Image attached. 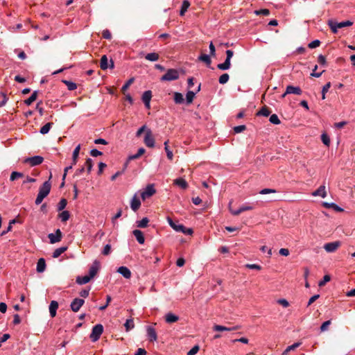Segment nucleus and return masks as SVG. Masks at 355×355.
<instances>
[{"mask_svg":"<svg viewBox=\"0 0 355 355\" xmlns=\"http://www.w3.org/2000/svg\"><path fill=\"white\" fill-rule=\"evenodd\" d=\"M51 188V185L49 181H46L43 183L39 189V193L35 199L36 205H38L42 203L43 200L49 194Z\"/></svg>","mask_w":355,"mask_h":355,"instance_id":"obj_1","label":"nucleus"},{"mask_svg":"<svg viewBox=\"0 0 355 355\" xmlns=\"http://www.w3.org/2000/svg\"><path fill=\"white\" fill-rule=\"evenodd\" d=\"M167 221L170 226L176 232H182L187 235H191L193 234V230L191 228H186L182 224H175L170 217H167Z\"/></svg>","mask_w":355,"mask_h":355,"instance_id":"obj_2","label":"nucleus"},{"mask_svg":"<svg viewBox=\"0 0 355 355\" xmlns=\"http://www.w3.org/2000/svg\"><path fill=\"white\" fill-rule=\"evenodd\" d=\"M352 24H353V22L349 20H347V21H341V22H336V21H334L332 20H329L328 21V25L329 26L331 31L334 33H336L338 32V28L350 26Z\"/></svg>","mask_w":355,"mask_h":355,"instance_id":"obj_3","label":"nucleus"},{"mask_svg":"<svg viewBox=\"0 0 355 355\" xmlns=\"http://www.w3.org/2000/svg\"><path fill=\"white\" fill-rule=\"evenodd\" d=\"M180 73L177 69H170L160 78L161 81H172L179 78Z\"/></svg>","mask_w":355,"mask_h":355,"instance_id":"obj_4","label":"nucleus"},{"mask_svg":"<svg viewBox=\"0 0 355 355\" xmlns=\"http://www.w3.org/2000/svg\"><path fill=\"white\" fill-rule=\"evenodd\" d=\"M103 327L102 324H98L95 325L92 328V331L90 334V338H91L92 341H93V342L97 341L100 338L101 334H103Z\"/></svg>","mask_w":355,"mask_h":355,"instance_id":"obj_5","label":"nucleus"},{"mask_svg":"<svg viewBox=\"0 0 355 355\" xmlns=\"http://www.w3.org/2000/svg\"><path fill=\"white\" fill-rule=\"evenodd\" d=\"M144 142L148 148H153L155 146V138L150 129H147L146 131Z\"/></svg>","mask_w":355,"mask_h":355,"instance_id":"obj_6","label":"nucleus"},{"mask_svg":"<svg viewBox=\"0 0 355 355\" xmlns=\"http://www.w3.org/2000/svg\"><path fill=\"white\" fill-rule=\"evenodd\" d=\"M341 245V242L339 241L330 242L324 245V249L327 252L331 253L336 252Z\"/></svg>","mask_w":355,"mask_h":355,"instance_id":"obj_7","label":"nucleus"},{"mask_svg":"<svg viewBox=\"0 0 355 355\" xmlns=\"http://www.w3.org/2000/svg\"><path fill=\"white\" fill-rule=\"evenodd\" d=\"M156 191L153 184H148L145 189L141 192V197L143 200L149 198L155 193Z\"/></svg>","mask_w":355,"mask_h":355,"instance_id":"obj_8","label":"nucleus"},{"mask_svg":"<svg viewBox=\"0 0 355 355\" xmlns=\"http://www.w3.org/2000/svg\"><path fill=\"white\" fill-rule=\"evenodd\" d=\"M85 300L80 298H75L71 303L70 307L73 312H78L84 304Z\"/></svg>","mask_w":355,"mask_h":355,"instance_id":"obj_9","label":"nucleus"},{"mask_svg":"<svg viewBox=\"0 0 355 355\" xmlns=\"http://www.w3.org/2000/svg\"><path fill=\"white\" fill-rule=\"evenodd\" d=\"M43 160L44 159L42 157L37 155L26 158L25 159V162L28 163L31 166H35L42 164Z\"/></svg>","mask_w":355,"mask_h":355,"instance_id":"obj_10","label":"nucleus"},{"mask_svg":"<svg viewBox=\"0 0 355 355\" xmlns=\"http://www.w3.org/2000/svg\"><path fill=\"white\" fill-rule=\"evenodd\" d=\"M62 236V234L60 229L56 230L54 234L51 233L48 235L51 243H55L60 241Z\"/></svg>","mask_w":355,"mask_h":355,"instance_id":"obj_11","label":"nucleus"},{"mask_svg":"<svg viewBox=\"0 0 355 355\" xmlns=\"http://www.w3.org/2000/svg\"><path fill=\"white\" fill-rule=\"evenodd\" d=\"M99 268L100 263L98 261H94L89 270L88 276L91 278V279L96 275L99 270Z\"/></svg>","mask_w":355,"mask_h":355,"instance_id":"obj_12","label":"nucleus"},{"mask_svg":"<svg viewBox=\"0 0 355 355\" xmlns=\"http://www.w3.org/2000/svg\"><path fill=\"white\" fill-rule=\"evenodd\" d=\"M239 329H240L239 326H234V327H227L219 325V324H215L213 327V329L216 331H232L238 330Z\"/></svg>","mask_w":355,"mask_h":355,"instance_id":"obj_13","label":"nucleus"},{"mask_svg":"<svg viewBox=\"0 0 355 355\" xmlns=\"http://www.w3.org/2000/svg\"><path fill=\"white\" fill-rule=\"evenodd\" d=\"M141 206V202L137 194H135L130 202V207L134 211H137Z\"/></svg>","mask_w":355,"mask_h":355,"instance_id":"obj_14","label":"nucleus"},{"mask_svg":"<svg viewBox=\"0 0 355 355\" xmlns=\"http://www.w3.org/2000/svg\"><path fill=\"white\" fill-rule=\"evenodd\" d=\"M311 195L313 196H320L322 198H324L327 196V191L324 185H321L318 189L314 191Z\"/></svg>","mask_w":355,"mask_h":355,"instance_id":"obj_15","label":"nucleus"},{"mask_svg":"<svg viewBox=\"0 0 355 355\" xmlns=\"http://www.w3.org/2000/svg\"><path fill=\"white\" fill-rule=\"evenodd\" d=\"M302 93V89L299 87H294L292 85H288L286 89V94H293L296 95H301Z\"/></svg>","mask_w":355,"mask_h":355,"instance_id":"obj_16","label":"nucleus"},{"mask_svg":"<svg viewBox=\"0 0 355 355\" xmlns=\"http://www.w3.org/2000/svg\"><path fill=\"white\" fill-rule=\"evenodd\" d=\"M117 272L120 273L125 279H130L131 277V271L126 266H121L117 269Z\"/></svg>","mask_w":355,"mask_h":355,"instance_id":"obj_17","label":"nucleus"},{"mask_svg":"<svg viewBox=\"0 0 355 355\" xmlns=\"http://www.w3.org/2000/svg\"><path fill=\"white\" fill-rule=\"evenodd\" d=\"M147 336L149 338V340L152 342L156 341L157 339V333L155 331V329L152 327H147Z\"/></svg>","mask_w":355,"mask_h":355,"instance_id":"obj_18","label":"nucleus"},{"mask_svg":"<svg viewBox=\"0 0 355 355\" xmlns=\"http://www.w3.org/2000/svg\"><path fill=\"white\" fill-rule=\"evenodd\" d=\"M58 309V302L53 300L51 302L49 305V313L51 318H54L56 315L57 309Z\"/></svg>","mask_w":355,"mask_h":355,"instance_id":"obj_19","label":"nucleus"},{"mask_svg":"<svg viewBox=\"0 0 355 355\" xmlns=\"http://www.w3.org/2000/svg\"><path fill=\"white\" fill-rule=\"evenodd\" d=\"M252 209H253V207L252 206H250V205H243L239 209H238L236 210H232V209H230V211H231V213L233 215L237 216V215L240 214L243 211H249V210H252Z\"/></svg>","mask_w":355,"mask_h":355,"instance_id":"obj_20","label":"nucleus"},{"mask_svg":"<svg viewBox=\"0 0 355 355\" xmlns=\"http://www.w3.org/2000/svg\"><path fill=\"white\" fill-rule=\"evenodd\" d=\"M133 235L135 236L137 241L139 243L143 244L145 241V239L143 234V232L139 230H135L132 232Z\"/></svg>","mask_w":355,"mask_h":355,"instance_id":"obj_21","label":"nucleus"},{"mask_svg":"<svg viewBox=\"0 0 355 355\" xmlns=\"http://www.w3.org/2000/svg\"><path fill=\"white\" fill-rule=\"evenodd\" d=\"M322 206L324 207L325 208H332L333 209H334L335 211H338V212H341L343 211V208L340 207L336 204L333 203V202L329 203V202H322Z\"/></svg>","mask_w":355,"mask_h":355,"instance_id":"obj_22","label":"nucleus"},{"mask_svg":"<svg viewBox=\"0 0 355 355\" xmlns=\"http://www.w3.org/2000/svg\"><path fill=\"white\" fill-rule=\"evenodd\" d=\"M46 268L45 260L43 258H40L37 263V271L38 272H43Z\"/></svg>","mask_w":355,"mask_h":355,"instance_id":"obj_23","label":"nucleus"},{"mask_svg":"<svg viewBox=\"0 0 355 355\" xmlns=\"http://www.w3.org/2000/svg\"><path fill=\"white\" fill-rule=\"evenodd\" d=\"M178 319H179L178 316L174 315L172 313H168L165 315V320L167 323L175 322L178 320Z\"/></svg>","mask_w":355,"mask_h":355,"instance_id":"obj_24","label":"nucleus"},{"mask_svg":"<svg viewBox=\"0 0 355 355\" xmlns=\"http://www.w3.org/2000/svg\"><path fill=\"white\" fill-rule=\"evenodd\" d=\"M174 184L183 189H185L188 187V184L186 180L183 178H178L174 180Z\"/></svg>","mask_w":355,"mask_h":355,"instance_id":"obj_25","label":"nucleus"},{"mask_svg":"<svg viewBox=\"0 0 355 355\" xmlns=\"http://www.w3.org/2000/svg\"><path fill=\"white\" fill-rule=\"evenodd\" d=\"M91 280V278L88 276V275H85V276H78L76 277V283L80 284V285H83V284H85L87 283H88L89 281Z\"/></svg>","mask_w":355,"mask_h":355,"instance_id":"obj_26","label":"nucleus"},{"mask_svg":"<svg viewBox=\"0 0 355 355\" xmlns=\"http://www.w3.org/2000/svg\"><path fill=\"white\" fill-rule=\"evenodd\" d=\"M145 58L150 62H155L159 60V55L157 53H149L145 55Z\"/></svg>","mask_w":355,"mask_h":355,"instance_id":"obj_27","label":"nucleus"},{"mask_svg":"<svg viewBox=\"0 0 355 355\" xmlns=\"http://www.w3.org/2000/svg\"><path fill=\"white\" fill-rule=\"evenodd\" d=\"M146 152L145 149L144 148H140L138 149L137 153L135 155H130L128 157V160H133L139 158L140 156H141L144 153Z\"/></svg>","mask_w":355,"mask_h":355,"instance_id":"obj_28","label":"nucleus"},{"mask_svg":"<svg viewBox=\"0 0 355 355\" xmlns=\"http://www.w3.org/2000/svg\"><path fill=\"white\" fill-rule=\"evenodd\" d=\"M80 145H78L73 152V163L72 164L73 165H75L76 163H77V160H78V155H79V153H80Z\"/></svg>","mask_w":355,"mask_h":355,"instance_id":"obj_29","label":"nucleus"},{"mask_svg":"<svg viewBox=\"0 0 355 355\" xmlns=\"http://www.w3.org/2000/svg\"><path fill=\"white\" fill-rule=\"evenodd\" d=\"M100 67L103 70H105L108 68V59L105 55L101 58Z\"/></svg>","mask_w":355,"mask_h":355,"instance_id":"obj_30","label":"nucleus"},{"mask_svg":"<svg viewBox=\"0 0 355 355\" xmlns=\"http://www.w3.org/2000/svg\"><path fill=\"white\" fill-rule=\"evenodd\" d=\"M37 92L34 91L33 93L31 95V96L25 100L24 103L27 105H31L37 98Z\"/></svg>","mask_w":355,"mask_h":355,"instance_id":"obj_31","label":"nucleus"},{"mask_svg":"<svg viewBox=\"0 0 355 355\" xmlns=\"http://www.w3.org/2000/svg\"><path fill=\"white\" fill-rule=\"evenodd\" d=\"M301 345L300 343H295L294 344L288 346L286 349L283 352L282 355H287L289 352L295 350Z\"/></svg>","mask_w":355,"mask_h":355,"instance_id":"obj_32","label":"nucleus"},{"mask_svg":"<svg viewBox=\"0 0 355 355\" xmlns=\"http://www.w3.org/2000/svg\"><path fill=\"white\" fill-rule=\"evenodd\" d=\"M67 250V247H61V248H57L56 250H54V252L53 253V258L59 257Z\"/></svg>","mask_w":355,"mask_h":355,"instance_id":"obj_33","label":"nucleus"},{"mask_svg":"<svg viewBox=\"0 0 355 355\" xmlns=\"http://www.w3.org/2000/svg\"><path fill=\"white\" fill-rule=\"evenodd\" d=\"M124 326H125L126 331H129L130 330L132 329L135 327L133 319L132 318L128 319L125 321Z\"/></svg>","mask_w":355,"mask_h":355,"instance_id":"obj_34","label":"nucleus"},{"mask_svg":"<svg viewBox=\"0 0 355 355\" xmlns=\"http://www.w3.org/2000/svg\"><path fill=\"white\" fill-rule=\"evenodd\" d=\"M231 62L228 60H225L223 63L218 64L217 65L218 69L220 70H227L230 68Z\"/></svg>","mask_w":355,"mask_h":355,"instance_id":"obj_35","label":"nucleus"},{"mask_svg":"<svg viewBox=\"0 0 355 355\" xmlns=\"http://www.w3.org/2000/svg\"><path fill=\"white\" fill-rule=\"evenodd\" d=\"M59 218L62 222H66L70 217L69 212L68 211H62L58 216Z\"/></svg>","mask_w":355,"mask_h":355,"instance_id":"obj_36","label":"nucleus"},{"mask_svg":"<svg viewBox=\"0 0 355 355\" xmlns=\"http://www.w3.org/2000/svg\"><path fill=\"white\" fill-rule=\"evenodd\" d=\"M270 114L269 109L264 106L257 113V116H268Z\"/></svg>","mask_w":355,"mask_h":355,"instance_id":"obj_37","label":"nucleus"},{"mask_svg":"<svg viewBox=\"0 0 355 355\" xmlns=\"http://www.w3.org/2000/svg\"><path fill=\"white\" fill-rule=\"evenodd\" d=\"M52 125H53L52 123H46L44 125H43L40 128V132L41 134H42V135L47 134L49 132Z\"/></svg>","mask_w":355,"mask_h":355,"instance_id":"obj_38","label":"nucleus"},{"mask_svg":"<svg viewBox=\"0 0 355 355\" xmlns=\"http://www.w3.org/2000/svg\"><path fill=\"white\" fill-rule=\"evenodd\" d=\"M174 101L177 104H181L184 102V98L181 93L175 92L174 93Z\"/></svg>","mask_w":355,"mask_h":355,"instance_id":"obj_39","label":"nucleus"},{"mask_svg":"<svg viewBox=\"0 0 355 355\" xmlns=\"http://www.w3.org/2000/svg\"><path fill=\"white\" fill-rule=\"evenodd\" d=\"M198 59L202 61V62H204L205 63L207 64V66H209L210 64H211V58L209 57V55H207V54H202L199 56Z\"/></svg>","mask_w":355,"mask_h":355,"instance_id":"obj_40","label":"nucleus"},{"mask_svg":"<svg viewBox=\"0 0 355 355\" xmlns=\"http://www.w3.org/2000/svg\"><path fill=\"white\" fill-rule=\"evenodd\" d=\"M168 141H166L164 142V149L166 153L168 159H169L170 160H172L173 157V154L172 151L168 148Z\"/></svg>","mask_w":355,"mask_h":355,"instance_id":"obj_41","label":"nucleus"},{"mask_svg":"<svg viewBox=\"0 0 355 355\" xmlns=\"http://www.w3.org/2000/svg\"><path fill=\"white\" fill-rule=\"evenodd\" d=\"M152 98V93L150 90L146 91L142 95V101L147 102L150 101Z\"/></svg>","mask_w":355,"mask_h":355,"instance_id":"obj_42","label":"nucleus"},{"mask_svg":"<svg viewBox=\"0 0 355 355\" xmlns=\"http://www.w3.org/2000/svg\"><path fill=\"white\" fill-rule=\"evenodd\" d=\"M149 220L148 218L145 217L142 218L141 220L137 221V227L140 228H144L148 225Z\"/></svg>","mask_w":355,"mask_h":355,"instance_id":"obj_43","label":"nucleus"},{"mask_svg":"<svg viewBox=\"0 0 355 355\" xmlns=\"http://www.w3.org/2000/svg\"><path fill=\"white\" fill-rule=\"evenodd\" d=\"M190 6V3L188 1H184L182 4V7H181V10H180V15H184L185 12L187 10L188 8Z\"/></svg>","mask_w":355,"mask_h":355,"instance_id":"obj_44","label":"nucleus"},{"mask_svg":"<svg viewBox=\"0 0 355 355\" xmlns=\"http://www.w3.org/2000/svg\"><path fill=\"white\" fill-rule=\"evenodd\" d=\"M229 78L230 76L227 73H223L219 77L218 82L220 84L224 85L228 82Z\"/></svg>","mask_w":355,"mask_h":355,"instance_id":"obj_45","label":"nucleus"},{"mask_svg":"<svg viewBox=\"0 0 355 355\" xmlns=\"http://www.w3.org/2000/svg\"><path fill=\"white\" fill-rule=\"evenodd\" d=\"M269 121L271 123L278 125L281 123L278 116L275 114L270 115Z\"/></svg>","mask_w":355,"mask_h":355,"instance_id":"obj_46","label":"nucleus"},{"mask_svg":"<svg viewBox=\"0 0 355 355\" xmlns=\"http://www.w3.org/2000/svg\"><path fill=\"white\" fill-rule=\"evenodd\" d=\"M64 83L67 85L69 90L72 91L77 88V85L75 83L69 81V80H64Z\"/></svg>","mask_w":355,"mask_h":355,"instance_id":"obj_47","label":"nucleus"},{"mask_svg":"<svg viewBox=\"0 0 355 355\" xmlns=\"http://www.w3.org/2000/svg\"><path fill=\"white\" fill-rule=\"evenodd\" d=\"M331 87V83L329 82L327 84H325L322 90V99H325V95L326 93L329 91V88Z\"/></svg>","mask_w":355,"mask_h":355,"instance_id":"obj_48","label":"nucleus"},{"mask_svg":"<svg viewBox=\"0 0 355 355\" xmlns=\"http://www.w3.org/2000/svg\"><path fill=\"white\" fill-rule=\"evenodd\" d=\"M194 96H195V93L192 91H189L186 94V99H187V103H192V101L194 98Z\"/></svg>","mask_w":355,"mask_h":355,"instance_id":"obj_49","label":"nucleus"},{"mask_svg":"<svg viewBox=\"0 0 355 355\" xmlns=\"http://www.w3.org/2000/svg\"><path fill=\"white\" fill-rule=\"evenodd\" d=\"M321 139H322V143L325 146H329V144H330V139H329V137L327 134L323 133L321 135Z\"/></svg>","mask_w":355,"mask_h":355,"instance_id":"obj_50","label":"nucleus"},{"mask_svg":"<svg viewBox=\"0 0 355 355\" xmlns=\"http://www.w3.org/2000/svg\"><path fill=\"white\" fill-rule=\"evenodd\" d=\"M67 204V202L66 199H64V198L61 199L58 205V211L63 210L66 207Z\"/></svg>","mask_w":355,"mask_h":355,"instance_id":"obj_51","label":"nucleus"},{"mask_svg":"<svg viewBox=\"0 0 355 355\" xmlns=\"http://www.w3.org/2000/svg\"><path fill=\"white\" fill-rule=\"evenodd\" d=\"M85 166L87 170V172L89 173L92 171L93 166V161L91 158H87L85 163Z\"/></svg>","mask_w":355,"mask_h":355,"instance_id":"obj_52","label":"nucleus"},{"mask_svg":"<svg viewBox=\"0 0 355 355\" xmlns=\"http://www.w3.org/2000/svg\"><path fill=\"white\" fill-rule=\"evenodd\" d=\"M254 14L256 15H262L268 16L270 14V11L268 9H261V10H255Z\"/></svg>","mask_w":355,"mask_h":355,"instance_id":"obj_53","label":"nucleus"},{"mask_svg":"<svg viewBox=\"0 0 355 355\" xmlns=\"http://www.w3.org/2000/svg\"><path fill=\"white\" fill-rule=\"evenodd\" d=\"M23 176V174L19 172L14 171L10 175V180L14 181L19 178H21Z\"/></svg>","mask_w":355,"mask_h":355,"instance_id":"obj_54","label":"nucleus"},{"mask_svg":"<svg viewBox=\"0 0 355 355\" xmlns=\"http://www.w3.org/2000/svg\"><path fill=\"white\" fill-rule=\"evenodd\" d=\"M330 279H331V277H330L329 275H324V277H323V279L321 280L318 283V286H320V287L324 286L326 283H327V282H329L330 281Z\"/></svg>","mask_w":355,"mask_h":355,"instance_id":"obj_55","label":"nucleus"},{"mask_svg":"<svg viewBox=\"0 0 355 355\" xmlns=\"http://www.w3.org/2000/svg\"><path fill=\"white\" fill-rule=\"evenodd\" d=\"M245 267L249 269H254L257 270H260L261 269V266L255 263H248L245 265Z\"/></svg>","mask_w":355,"mask_h":355,"instance_id":"obj_56","label":"nucleus"},{"mask_svg":"<svg viewBox=\"0 0 355 355\" xmlns=\"http://www.w3.org/2000/svg\"><path fill=\"white\" fill-rule=\"evenodd\" d=\"M134 82V78L129 79L125 84L122 87V91L123 92H125L128 87L130 86V85Z\"/></svg>","mask_w":355,"mask_h":355,"instance_id":"obj_57","label":"nucleus"},{"mask_svg":"<svg viewBox=\"0 0 355 355\" xmlns=\"http://www.w3.org/2000/svg\"><path fill=\"white\" fill-rule=\"evenodd\" d=\"M110 252H111V245L110 244H107L105 245V247L102 251V254L103 255L107 256V255L110 254Z\"/></svg>","mask_w":355,"mask_h":355,"instance_id":"obj_58","label":"nucleus"},{"mask_svg":"<svg viewBox=\"0 0 355 355\" xmlns=\"http://www.w3.org/2000/svg\"><path fill=\"white\" fill-rule=\"evenodd\" d=\"M320 42L318 40H315L312 41L309 44V47L310 49H314L320 46Z\"/></svg>","mask_w":355,"mask_h":355,"instance_id":"obj_59","label":"nucleus"},{"mask_svg":"<svg viewBox=\"0 0 355 355\" xmlns=\"http://www.w3.org/2000/svg\"><path fill=\"white\" fill-rule=\"evenodd\" d=\"M246 127L245 125L235 126L234 128V131L235 133H240L245 130Z\"/></svg>","mask_w":355,"mask_h":355,"instance_id":"obj_60","label":"nucleus"},{"mask_svg":"<svg viewBox=\"0 0 355 355\" xmlns=\"http://www.w3.org/2000/svg\"><path fill=\"white\" fill-rule=\"evenodd\" d=\"M276 193V191L275 189H263L261 190L259 192L260 194H263V195L268 194V193Z\"/></svg>","mask_w":355,"mask_h":355,"instance_id":"obj_61","label":"nucleus"},{"mask_svg":"<svg viewBox=\"0 0 355 355\" xmlns=\"http://www.w3.org/2000/svg\"><path fill=\"white\" fill-rule=\"evenodd\" d=\"M330 324H331V320H327V321L323 322L320 327L321 331H324L327 330L328 327L329 326Z\"/></svg>","mask_w":355,"mask_h":355,"instance_id":"obj_62","label":"nucleus"},{"mask_svg":"<svg viewBox=\"0 0 355 355\" xmlns=\"http://www.w3.org/2000/svg\"><path fill=\"white\" fill-rule=\"evenodd\" d=\"M199 350V347L198 345H195L187 353L188 355H195Z\"/></svg>","mask_w":355,"mask_h":355,"instance_id":"obj_63","label":"nucleus"},{"mask_svg":"<svg viewBox=\"0 0 355 355\" xmlns=\"http://www.w3.org/2000/svg\"><path fill=\"white\" fill-rule=\"evenodd\" d=\"M277 303L285 308L289 306V303L286 299H279L277 300Z\"/></svg>","mask_w":355,"mask_h":355,"instance_id":"obj_64","label":"nucleus"}]
</instances>
